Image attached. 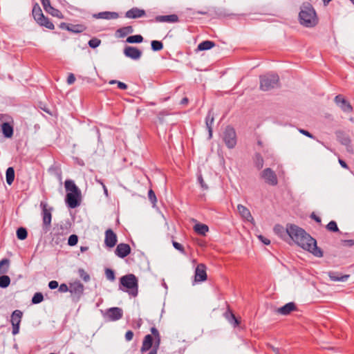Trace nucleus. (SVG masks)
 <instances>
[{"label":"nucleus","mask_w":354,"mask_h":354,"mask_svg":"<svg viewBox=\"0 0 354 354\" xmlns=\"http://www.w3.org/2000/svg\"><path fill=\"white\" fill-rule=\"evenodd\" d=\"M44 300V296L41 292H36L32 298V303L33 304H37L41 303Z\"/></svg>","instance_id":"47"},{"label":"nucleus","mask_w":354,"mask_h":354,"mask_svg":"<svg viewBox=\"0 0 354 354\" xmlns=\"http://www.w3.org/2000/svg\"><path fill=\"white\" fill-rule=\"evenodd\" d=\"M133 32V28L131 26L122 27L116 30L115 35L118 37L124 38L129 34Z\"/></svg>","instance_id":"29"},{"label":"nucleus","mask_w":354,"mask_h":354,"mask_svg":"<svg viewBox=\"0 0 354 354\" xmlns=\"http://www.w3.org/2000/svg\"><path fill=\"white\" fill-rule=\"evenodd\" d=\"M237 209L241 216L248 221H252L254 218L250 212V210L243 205H238Z\"/></svg>","instance_id":"28"},{"label":"nucleus","mask_w":354,"mask_h":354,"mask_svg":"<svg viewBox=\"0 0 354 354\" xmlns=\"http://www.w3.org/2000/svg\"><path fill=\"white\" fill-rule=\"evenodd\" d=\"M118 241L116 234L111 230L108 229L105 231L104 243L108 248H113Z\"/></svg>","instance_id":"16"},{"label":"nucleus","mask_w":354,"mask_h":354,"mask_svg":"<svg viewBox=\"0 0 354 354\" xmlns=\"http://www.w3.org/2000/svg\"><path fill=\"white\" fill-rule=\"evenodd\" d=\"M119 290L127 292L130 295L136 297L138 292V281L133 274H128L120 278Z\"/></svg>","instance_id":"3"},{"label":"nucleus","mask_w":354,"mask_h":354,"mask_svg":"<svg viewBox=\"0 0 354 354\" xmlns=\"http://www.w3.org/2000/svg\"><path fill=\"white\" fill-rule=\"evenodd\" d=\"M28 236V232L24 227H19L17 230V237L19 240H24Z\"/></svg>","instance_id":"44"},{"label":"nucleus","mask_w":354,"mask_h":354,"mask_svg":"<svg viewBox=\"0 0 354 354\" xmlns=\"http://www.w3.org/2000/svg\"><path fill=\"white\" fill-rule=\"evenodd\" d=\"M93 17L95 19H115L119 17V15L115 12L104 11L95 13L93 15Z\"/></svg>","instance_id":"23"},{"label":"nucleus","mask_w":354,"mask_h":354,"mask_svg":"<svg viewBox=\"0 0 354 354\" xmlns=\"http://www.w3.org/2000/svg\"><path fill=\"white\" fill-rule=\"evenodd\" d=\"M254 162L255 167L258 169H261L263 167L264 160L262 156L259 153H256L254 158Z\"/></svg>","instance_id":"39"},{"label":"nucleus","mask_w":354,"mask_h":354,"mask_svg":"<svg viewBox=\"0 0 354 354\" xmlns=\"http://www.w3.org/2000/svg\"><path fill=\"white\" fill-rule=\"evenodd\" d=\"M260 89L268 91L279 86V77L277 74L267 73L259 77Z\"/></svg>","instance_id":"4"},{"label":"nucleus","mask_w":354,"mask_h":354,"mask_svg":"<svg viewBox=\"0 0 354 354\" xmlns=\"http://www.w3.org/2000/svg\"><path fill=\"white\" fill-rule=\"evenodd\" d=\"M84 289V288L83 284L79 281L70 283L69 292L71 293L72 299L73 301H77L83 295Z\"/></svg>","instance_id":"9"},{"label":"nucleus","mask_w":354,"mask_h":354,"mask_svg":"<svg viewBox=\"0 0 354 354\" xmlns=\"http://www.w3.org/2000/svg\"><path fill=\"white\" fill-rule=\"evenodd\" d=\"M336 137L337 140L342 145L346 147H348L351 144V140L349 137V136L342 131H338L336 132Z\"/></svg>","instance_id":"24"},{"label":"nucleus","mask_w":354,"mask_h":354,"mask_svg":"<svg viewBox=\"0 0 354 354\" xmlns=\"http://www.w3.org/2000/svg\"><path fill=\"white\" fill-rule=\"evenodd\" d=\"M326 229L328 231H330L333 232H337L339 231V230L337 227V223L334 221H331L327 224Z\"/></svg>","instance_id":"49"},{"label":"nucleus","mask_w":354,"mask_h":354,"mask_svg":"<svg viewBox=\"0 0 354 354\" xmlns=\"http://www.w3.org/2000/svg\"><path fill=\"white\" fill-rule=\"evenodd\" d=\"M169 111L167 110H162L158 113V118L160 120H162L165 116L169 115Z\"/></svg>","instance_id":"55"},{"label":"nucleus","mask_w":354,"mask_h":354,"mask_svg":"<svg viewBox=\"0 0 354 354\" xmlns=\"http://www.w3.org/2000/svg\"><path fill=\"white\" fill-rule=\"evenodd\" d=\"M6 183L11 185L15 180V169L13 167H10L6 169Z\"/></svg>","instance_id":"37"},{"label":"nucleus","mask_w":354,"mask_h":354,"mask_svg":"<svg viewBox=\"0 0 354 354\" xmlns=\"http://www.w3.org/2000/svg\"><path fill=\"white\" fill-rule=\"evenodd\" d=\"M290 223L286 225V228L281 225L277 224L274 227V233L279 236L281 239L288 241L289 236L288 227Z\"/></svg>","instance_id":"17"},{"label":"nucleus","mask_w":354,"mask_h":354,"mask_svg":"<svg viewBox=\"0 0 354 354\" xmlns=\"http://www.w3.org/2000/svg\"><path fill=\"white\" fill-rule=\"evenodd\" d=\"M101 40L97 37H93L90 39L88 42V44L91 48H96L101 44Z\"/></svg>","instance_id":"48"},{"label":"nucleus","mask_w":354,"mask_h":354,"mask_svg":"<svg viewBox=\"0 0 354 354\" xmlns=\"http://www.w3.org/2000/svg\"><path fill=\"white\" fill-rule=\"evenodd\" d=\"M298 18L300 24L306 28H314L319 23V17L317 12L309 2H304L302 3Z\"/></svg>","instance_id":"2"},{"label":"nucleus","mask_w":354,"mask_h":354,"mask_svg":"<svg viewBox=\"0 0 354 354\" xmlns=\"http://www.w3.org/2000/svg\"><path fill=\"white\" fill-rule=\"evenodd\" d=\"M142 41L143 37L140 35L129 36L126 39V42L129 44H140L142 42Z\"/></svg>","instance_id":"42"},{"label":"nucleus","mask_w":354,"mask_h":354,"mask_svg":"<svg viewBox=\"0 0 354 354\" xmlns=\"http://www.w3.org/2000/svg\"><path fill=\"white\" fill-rule=\"evenodd\" d=\"M297 310V306L294 302H289L278 308L277 312L283 315H288L291 312Z\"/></svg>","instance_id":"25"},{"label":"nucleus","mask_w":354,"mask_h":354,"mask_svg":"<svg viewBox=\"0 0 354 354\" xmlns=\"http://www.w3.org/2000/svg\"><path fill=\"white\" fill-rule=\"evenodd\" d=\"M299 132L308 138H314L313 135L305 129H299Z\"/></svg>","instance_id":"63"},{"label":"nucleus","mask_w":354,"mask_h":354,"mask_svg":"<svg viewBox=\"0 0 354 354\" xmlns=\"http://www.w3.org/2000/svg\"><path fill=\"white\" fill-rule=\"evenodd\" d=\"M10 283V278L5 274L0 276V288H6L9 286Z\"/></svg>","instance_id":"43"},{"label":"nucleus","mask_w":354,"mask_h":354,"mask_svg":"<svg viewBox=\"0 0 354 354\" xmlns=\"http://www.w3.org/2000/svg\"><path fill=\"white\" fill-rule=\"evenodd\" d=\"M65 201L69 208L74 209L78 207L81 203V192L76 193H67Z\"/></svg>","instance_id":"10"},{"label":"nucleus","mask_w":354,"mask_h":354,"mask_svg":"<svg viewBox=\"0 0 354 354\" xmlns=\"http://www.w3.org/2000/svg\"><path fill=\"white\" fill-rule=\"evenodd\" d=\"M151 46L153 51H160L163 48V44L160 41L153 40L151 42Z\"/></svg>","instance_id":"45"},{"label":"nucleus","mask_w":354,"mask_h":354,"mask_svg":"<svg viewBox=\"0 0 354 354\" xmlns=\"http://www.w3.org/2000/svg\"><path fill=\"white\" fill-rule=\"evenodd\" d=\"M267 346H268V348L271 349L272 351H274L275 353V354H281L280 350L278 348H275L274 346H273L272 345H271L270 344H268Z\"/></svg>","instance_id":"64"},{"label":"nucleus","mask_w":354,"mask_h":354,"mask_svg":"<svg viewBox=\"0 0 354 354\" xmlns=\"http://www.w3.org/2000/svg\"><path fill=\"white\" fill-rule=\"evenodd\" d=\"M226 319L234 325V327L238 326L240 324L239 319L235 317L234 314L230 309L225 313Z\"/></svg>","instance_id":"34"},{"label":"nucleus","mask_w":354,"mask_h":354,"mask_svg":"<svg viewBox=\"0 0 354 354\" xmlns=\"http://www.w3.org/2000/svg\"><path fill=\"white\" fill-rule=\"evenodd\" d=\"M330 279L333 281H345L349 277V275L342 274L337 272H330L328 274Z\"/></svg>","instance_id":"30"},{"label":"nucleus","mask_w":354,"mask_h":354,"mask_svg":"<svg viewBox=\"0 0 354 354\" xmlns=\"http://www.w3.org/2000/svg\"><path fill=\"white\" fill-rule=\"evenodd\" d=\"M207 279L206 266L199 263L195 270V281L197 282L204 281Z\"/></svg>","instance_id":"19"},{"label":"nucleus","mask_w":354,"mask_h":354,"mask_svg":"<svg viewBox=\"0 0 354 354\" xmlns=\"http://www.w3.org/2000/svg\"><path fill=\"white\" fill-rule=\"evenodd\" d=\"M32 14L34 19L36 21H38L39 20L44 18V15L43 14L41 8L39 7V4L37 3L33 6Z\"/></svg>","instance_id":"31"},{"label":"nucleus","mask_w":354,"mask_h":354,"mask_svg":"<svg viewBox=\"0 0 354 354\" xmlns=\"http://www.w3.org/2000/svg\"><path fill=\"white\" fill-rule=\"evenodd\" d=\"M133 322H134L133 328H137V329H139L143 323L142 319L141 318H138L137 320L133 321Z\"/></svg>","instance_id":"58"},{"label":"nucleus","mask_w":354,"mask_h":354,"mask_svg":"<svg viewBox=\"0 0 354 354\" xmlns=\"http://www.w3.org/2000/svg\"><path fill=\"white\" fill-rule=\"evenodd\" d=\"M258 238L263 244L266 245L270 243V241L268 238L263 236V235H259Z\"/></svg>","instance_id":"59"},{"label":"nucleus","mask_w":354,"mask_h":354,"mask_svg":"<svg viewBox=\"0 0 354 354\" xmlns=\"http://www.w3.org/2000/svg\"><path fill=\"white\" fill-rule=\"evenodd\" d=\"M261 178H263L266 183L274 186L278 183L277 176L274 171L270 168H266L263 170L261 174Z\"/></svg>","instance_id":"11"},{"label":"nucleus","mask_w":354,"mask_h":354,"mask_svg":"<svg viewBox=\"0 0 354 354\" xmlns=\"http://www.w3.org/2000/svg\"><path fill=\"white\" fill-rule=\"evenodd\" d=\"M146 12L145 10L133 7L125 12V17L129 19H137L145 17Z\"/></svg>","instance_id":"21"},{"label":"nucleus","mask_w":354,"mask_h":354,"mask_svg":"<svg viewBox=\"0 0 354 354\" xmlns=\"http://www.w3.org/2000/svg\"><path fill=\"white\" fill-rule=\"evenodd\" d=\"M78 242V236L76 234H71L68 239V244L70 246H75Z\"/></svg>","instance_id":"51"},{"label":"nucleus","mask_w":354,"mask_h":354,"mask_svg":"<svg viewBox=\"0 0 354 354\" xmlns=\"http://www.w3.org/2000/svg\"><path fill=\"white\" fill-rule=\"evenodd\" d=\"M10 261L4 258L0 261V274H6L8 272Z\"/></svg>","instance_id":"38"},{"label":"nucleus","mask_w":354,"mask_h":354,"mask_svg":"<svg viewBox=\"0 0 354 354\" xmlns=\"http://www.w3.org/2000/svg\"><path fill=\"white\" fill-rule=\"evenodd\" d=\"M104 318L109 322H115L123 316V310L119 307H112L102 312Z\"/></svg>","instance_id":"7"},{"label":"nucleus","mask_w":354,"mask_h":354,"mask_svg":"<svg viewBox=\"0 0 354 354\" xmlns=\"http://www.w3.org/2000/svg\"><path fill=\"white\" fill-rule=\"evenodd\" d=\"M124 55L129 58L133 60L139 59L142 54V52L137 47L127 46L123 50Z\"/></svg>","instance_id":"13"},{"label":"nucleus","mask_w":354,"mask_h":354,"mask_svg":"<svg viewBox=\"0 0 354 354\" xmlns=\"http://www.w3.org/2000/svg\"><path fill=\"white\" fill-rule=\"evenodd\" d=\"M133 336H134V334L133 333V331L131 330H128L127 331V333H125V339L127 342H130L133 339Z\"/></svg>","instance_id":"56"},{"label":"nucleus","mask_w":354,"mask_h":354,"mask_svg":"<svg viewBox=\"0 0 354 354\" xmlns=\"http://www.w3.org/2000/svg\"><path fill=\"white\" fill-rule=\"evenodd\" d=\"M335 102L339 106L341 109L346 113L353 111V107L349 102H348L342 95H337L334 99Z\"/></svg>","instance_id":"14"},{"label":"nucleus","mask_w":354,"mask_h":354,"mask_svg":"<svg viewBox=\"0 0 354 354\" xmlns=\"http://www.w3.org/2000/svg\"><path fill=\"white\" fill-rule=\"evenodd\" d=\"M58 286H59V284L57 281H50L48 283V287L51 290H54V289L58 288Z\"/></svg>","instance_id":"60"},{"label":"nucleus","mask_w":354,"mask_h":354,"mask_svg":"<svg viewBox=\"0 0 354 354\" xmlns=\"http://www.w3.org/2000/svg\"><path fill=\"white\" fill-rule=\"evenodd\" d=\"M42 217V229L45 233L48 232L51 227L53 207H49L47 203H40Z\"/></svg>","instance_id":"5"},{"label":"nucleus","mask_w":354,"mask_h":354,"mask_svg":"<svg viewBox=\"0 0 354 354\" xmlns=\"http://www.w3.org/2000/svg\"><path fill=\"white\" fill-rule=\"evenodd\" d=\"M288 239L293 241L297 245L312 253L317 257H322L323 251L317 245V241L303 228L295 224H290Z\"/></svg>","instance_id":"1"},{"label":"nucleus","mask_w":354,"mask_h":354,"mask_svg":"<svg viewBox=\"0 0 354 354\" xmlns=\"http://www.w3.org/2000/svg\"><path fill=\"white\" fill-rule=\"evenodd\" d=\"M78 274L80 277L85 282H88L91 279L90 275L83 268L78 270Z\"/></svg>","instance_id":"50"},{"label":"nucleus","mask_w":354,"mask_h":354,"mask_svg":"<svg viewBox=\"0 0 354 354\" xmlns=\"http://www.w3.org/2000/svg\"><path fill=\"white\" fill-rule=\"evenodd\" d=\"M194 230L197 234L205 236L209 231V227L205 224L197 223L194 226Z\"/></svg>","instance_id":"33"},{"label":"nucleus","mask_w":354,"mask_h":354,"mask_svg":"<svg viewBox=\"0 0 354 354\" xmlns=\"http://www.w3.org/2000/svg\"><path fill=\"white\" fill-rule=\"evenodd\" d=\"M342 243L345 246L352 247L354 245V240L353 239L344 240L342 241Z\"/></svg>","instance_id":"62"},{"label":"nucleus","mask_w":354,"mask_h":354,"mask_svg":"<svg viewBox=\"0 0 354 354\" xmlns=\"http://www.w3.org/2000/svg\"><path fill=\"white\" fill-rule=\"evenodd\" d=\"M198 181L200 183L202 188H203L204 189H207L208 188L207 185L204 182L202 175L198 176Z\"/></svg>","instance_id":"57"},{"label":"nucleus","mask_w":354,"mask_h":354,"mask_svg":"<svg viewBox=\"0 0 354 354\" xmlns=\"http://www.w3.org/2000/svg\"><path fill=\"white\" fill-rule=\"evenodd\" d=\"M86 29V27L83 24H71L69 32L74 33L82 32Z\"/></svg>","instance_id":"40"},{"label":"nucleus","mask_w":354,"mask_h":354,"mask_svg":"<svg viewBox=\"0 0 354 354\" xmlns=\"http://www.w3.org/2000/svg\"><path fill=\"white\" fill-rule=\"evenodd\" d=\"M106 278L110 281L115 280V272L111 268H106L104 270Z\"/></svg>","instance_id":"46"},{"label":"nucleus","mask_w":354,"mask_h":354,"mask_svg":"<svg viewBox=\"0 0 354 354\" xmlns=\"http://www.w3.org/2000/svg\"><path fill=\"white\" fill-rule=\"evenodd\" d=\"M214 46H215V43L214 41H209V40H206V41H203L201 42L198 45L197 49L201 51L207 50L211 49L212 48H213Z\"/></svg>","instance_id":"35"},{"label":"nucleus","mask_w":354,"mask_h":354,"mask_svg":"<svg viewBox=\"0 0 354 354\" xmlns=\"http://www.w3.org/2000/svg\"><path fill=\"white\" fill-rule=\"evenodd\" d=\"M223 140L229 149L235 147L237 142L236 133L234 127L232 126H227L223 133Z\"/></svg>","instance_id":"6"},{"label":"nucleus","mask_w":354,"mask_h":354,"mask_svg":"<svg viewBox=\"0 0 354 354\" xmlns=\"http://www.w3.org/2000/svg\"><path fill=\"white\" fill-rule=\"evenodd\" d=\"M214 120V113L212 110H209L205 118V124L209 133V139H211L212 137V125Z\"/></svg>","instance_id":"26"},{"label":"nucleus","mask_w":354,"mask_h":354,"mask_svg":"<svg viewBox=\"0 0 354 354\" xmlns=\"http://www.w3.org/2000/svg\"><path fill=\"white\" fill-rule=\"evenodd\" d=\"M150 330L154 336V344L153 348L149 350L148 354H157L161 342V336L158 330L155 326L151 327Z\"/></svg>","instance_id":"15"},{"label":"nucleus","mask_w":354,"mask_h":354,"mask_svg":"<svg viewBox=\"0 0 354 354\" xmlns=\"http://www.w3.org/2000/svg\"><path fill=\"white\" fill-rule=\"evenodd\" d=\"M131 247L127 243H119L115 250V254L118 257L124 259L131 253Z\"/></svg>","instance_id":"18"},{"label":"nucleus","mask_w":354,"mask_h":354,"mask_svg":"<svg viewBox=\"0 0 354 354\" xmlns=\"http://www.w3.org/2000/svg\"><path fill=\"white\" fill-rule=\"evenodd\" d=\"M44 10L52 15L53 17H57L59 19H62L64 17L61 11L58 9L55 8L50 4V0H40Z\"/></svg>","instance_id":"12"},{"label":"nucleus","mask_w":354,"mask_h":354,"mask_svg":"<svg viewBox=\"0 0 354 354\" xmlns=\"http://www.w3.org/2000/svg\"><path fill=\"white\" fill-rule=\"evenodd\" d=\"M65 189L69 193L80 192V189L76 186L74 181L72 180H66L65 181Z\"/></svg>","instance_id":"32"},{"label":"nucleus","mask_w":354,"mask_h":354,"mask_svg":"<svg viewBox=\"0 0 354 354\" xmlns=\"http://www.w3.org/2000/svg\"><path fill=\"white\" fill-rule=\"evenodd\" d=\"M75 77L74 74L70 73L67 77V83L68 84H72L75 82Z\"/></svg>","instance_id":"61"},{"label":"nucleus","mask_w":354,"mask_h":354,"mask_svg":"<svg viewBox=\"0 0 354 354\" xmlns=\"http://www.w3.org/2000/svg\"><path fill=\"white\" fill-rule=\"evenodd\" d=\"M148 198H149V201H151V203L153 205H155L157 202V198H156L155 192L151 189H150L148 192Z\"/></svg>","instance_id":"52"},{"label":"nucleus","mask_w":354,"mask_h":354,"mask_svg":"<svg viewBox=\"0 0 354 354\" xmlns=\"http://www.w3.org/2000/svg\"><path fill=\"white\" fill-rule=\"evenodd\" d=\"M172 245H173L174 248L176 250H178L181 254H185V248L180 243L176 242L175 241H172Z\"/></svg>","instance_id":"53"},{"label":"nucleus","mask_w":354,"mask_h":354,"mask_svg":"<svg viewBox=\"0 0 354 354\" xmlns=\"http://www.w3.org/2000/svg\"><path fill=\"white\" fill-rule=\"evenodd\" d=\"M1 131L5 138H11L14 133L13 125L9 122H3L1 124Z\"/></svg>","instance_id":"27"},{"label":"nucleus","mask_w":354,"mask_h":354,"mask_svg":"<svg viewBox=\"0 0 354 354\" xmlns=\"http://www.w3.org/2000/svg\"><path fill=\"white\" fill-rule=\"evenodd\" d=\"M65 241L63 233H54L52 237V241L55 245H61Z\"/></svg>","instance_id":"41"},{"label":"nucleus","mask_w":354,"mask_h":354,"mask_svg":"<svg viewBox=\"0 0 354 354\" xmlns=\"http://www.w3.org/2000/svg\"><path fill=\"white\" fill-rule=\"evenodd\" d=\"M37 23L40 26H44L49 30H53L55 28V26L53 24V22L50 21V19L45 16L44 17V18H42L40 20H39L38 21H37Z\"/></svg>","instance_id":"36"},{"label":"nucleus","mask_w":354,"mask_h":354,"mask_svg":"<svg viewBox=\"0 0 354 354\" xmlns=\"http://www.w3.org/2000/svg\"><path fill=\"white\" fill-rule=\"evenodd\" d=\"M59 291L61 292H66L70 290V285L68 286L66 283H62L58 286Z\"/></svg>","instance_id":"54"},{"label":"nucleus","mask_w":354,"mask_h":354,"mask_svg":"<svg viewBox=\"0 0 354 354\" xmlns=\"http://www.w3.org/2000/svg\"><path fill=\"white\" fill-rule=\"evenodd\" d=\"M154 344V336L153 334L146 335L143 339L140 348L141 353H145L153 348Z\"/></svg>","instance_id":"20"},{"label":"nucleus","mask_w":354,"mask_h":354,"mask_svg":"<svg viewBox=\"0 0 354 354\" xmlns=\"http://www.w3.org/2000/svg\"><path fill=\"white\" fill-rule=\"evenodd\" d=\"M23 317V312L20 310H15L10 317V323L12 324V334L16 335L19 333L20 324Z\"/></svg>","instance_id":"8"},{"label":"nucleus","mask_w":354,"mask_h":354,"mask_svg":"<svg viewBox=\"0 0 354 354\" xmlns=\"http://www.w3.org/2000/svg\"><path fill=\"white\" fill-rule=\"evenodd\" d=\"M154 21L159 23H176L179 21L177 15L172 14L169 15H158L155 17Z\"/></svg>","instance_id":"22"}]
</instances>
